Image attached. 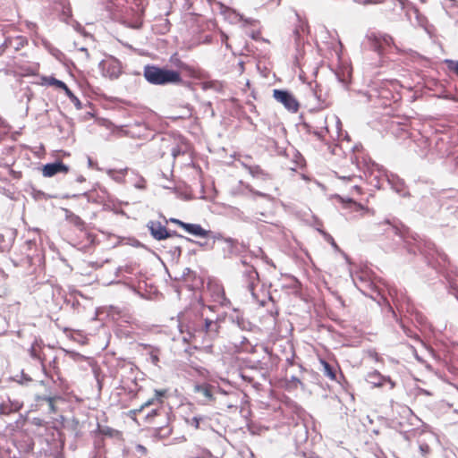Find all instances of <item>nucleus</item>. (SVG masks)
I'll list each match as a JSON object with an SVG mask.
<instances>
[{"mask_svg":"<svg viewBox=\"0 0 458 458\" xmlns=\"http://www.w3.org/2000/svg\"><path fill=\"white\" fill-rule=\"evenodd\" d=\"M385 223L389 225L387 231L392 232L403 241L408 253L415 255L420 252L428 266L437 272L443 273L446 264L449 263L445 253L439 250L430 241H422L417 233L411 232L399 219H386Z\"/></svg>","mask_w":458,"mask_h":458,"instance_id":"f257e3e1","label":"nucleus"},{"mask_svg":"<svg viewBox=\"0 0 458 458\" xmlns=\"http://www.w3.org/2000/svg\"><path fill=\"white\" fill-rule=\"evenodd\" d=\"M143 77L151 85H182L188 88L191 87V82L183 81L179 71L170 69L166 65L159 66L148 64L143 68Z\"/></svg>","mask_w":458,"mask_h":458,"instance_id":"f03ea898","label":"nucleus"},{"mask_svg":"<svg viewBox=\"0 0 458 458\" xmlns=\"http://www.w3.org/2000/svg\"><path fill=\"white\" fill-rule=\"evenodd\" d=\"M219 329L220 319L218 317L215 319L206 318L202 324L195 325L192 327L188 326L189 335H191V330H193L194 333H204L210 341L218 336Z\"/></svg>","mask_w":458,"mask_h":458,"instance_id":"7ed1b4c3","label":"nucleus"},{"mask_svg":"<svg viewBox=\"0 0 458 458\" xmlns=\"http://www.w3.org/2000/svg\"><path fill=\"white\" fill-rule=\"evenodd\" d=\"M369 47L374 52L382 55L386 53L387 48H390L394 44L393 38L388 34L371 33L368 35Z\"/></svg>","mask_w":458,"mask_h":458,"instance_id":"20e7f679","label":"nucleus"},{"mask_svg":"<svg viewBox=\"0 0 458 458\" xmlns=\"http://www.w3.org/2000/svg\"><path fill=\"white\" fill-rule=\"evenodd\" d=\"M273 98L281 103L291 113H297L300 103L294 95L288 89H276L273 90Z\"/></svg>","mask_w":458,"mask_h":458,"instance_id":"39448f33","label":"nucleus"},{"mask_svg":"<svg viewBox=\"0 0 458 458\" xmlns=\"http://www.w3.org/2000/svg\"><path fill=\"white\" fill-rule=\"evenodd\" d=\"M419 210L424 215L433 217L440 209L441 205L437 196L430 191L428 195H423L417 204Z\"/></svg>","mask_w":458,"mask_h":458,"instance_id":"423d86ee","label":"nucleus"},{"mask_svg":"<svg viewBox=\"0 0 458 458\" xmlns=\"http://www.w3.org/2000/svg\"><path fill=\"white\" fill-rule=\"evenodd\" d=\"M98 68L101 71L103 76L108 77L111 80L118 79L122 74V64L121 62L111 56L107 60H102L98 64Z\"/></svg>","mask_w":458,"mask_h":458,"instance_id":"0eeeda50","label":"nucleus"},{"mask_svg":"<svg viewBox=\"0 0 458 458\" xmlns=\"http://www.w3.org/2000/svg\"><path fill=\"white\" fill-rule=\"evenodd\" d=\"M69 170V165H65L61 159H55L54 162L43 165L42 174L45 177H52L57 174H67Z\"/></svg>","mask_w":458,"mask_h":458,"instance_id":"6e6552de","label":"nucleus"},{"mask_svg":"<svg viewBox=\"0 0 458 458\" xmlns=\"http://www.w3.org/2000/svg\"><path fill=\"white\" fill-rule=\"evenodd\" d=\"M429 153L435 156V157L430 158L432 161L435 158H445L450 154L449 143L442 138H437L434 145L430 148Z\"/></svg>","mask_w":458,"mask_h":458,"instance_id":"1a4fd4ad","label":"nucleus"},{"mask_svg":"<svg viewBox=\"0 0 458 458\" xmlns=\"http://www.w3.org/2000/svg\"><path fill=\"white\" fill-rule=\"evenodd\" d=\"M225 243L226 246L222 249V255L225 259H232L233 256H242L238 239L226 237Z\"/></svg>","mask_w":458,"mask_h":458,"instance_id":"9d476101","label":"nucleus"},{"mask_svg":"<svg viewBox=\"0 0 458 458\" xmlns=\"http://www.w3.org/2000/svg\"><path fill=\"white\" fill-rule=\"evenodd\" d=\"M366 380L372 384L375 387H381L385 383H389L390 389L395 386V383L390 378V377L383 376L379 371L374 370L367 375Z\"/></svg>","mask_w":458,"mask_h":458,"instance_id":"9b49d317","label":"nucleus"},{"mask_svg":"<svg viewBox=\"0 0 458 458\" xmlns=\"http://www.w3.org/2000/svg\"><path fill=\"white\" fill-rule=\"evenodd\" d=\"M146 226L151 237L156 241H164L165 235L167 234L166 226L159 221L150 220L147 223Z\"/></svg>","mask_w":458,"mask_h":458,"instance_id":"f8f14e48","label":"nucleus"},{"mask_svg":"<svg viewBox=\"0 0 458 458\" xmlns=\"http://www.w3.org/2000/svg\"><path fill=\"white\" fill-rule=\"evenodd\" d=\"M233 314L229 316V319L233 324H235L242 331H252L255 325L249 319L245 318L239 310L233 309Z\"/></svg>","mask_w":458,"mask_h":458,"instance_id":"ddd939ff","label":"nucleus"},{"mask_svg":"<svg viewBox=\"0 0 458 458\" xmlns=\"http://www.w3.org/2000/svg\"><path fill=\"white\" fill-rule=\"evenodd\" d=\"M320 364L322 366L321 370L325 376H327L329 379L333 381L342 384L341 379L344 380V377L343 373H340L338 376L337 369L335 365L329 363L324 359H320Z\"/></svg>","mask_w":458,"mask_h":458,"instance_id":"4468645a","label":"nucleus"},{"mask_svg":"<svg viewBox=\"0 0 458 458\" xmlns=\"http://www.w3.org/2000/svg\"><path fill=\"white\" fill-rule=\"evenodd\" d=\"M387 182L391 185V188L400 196L404 198L411 196L409 191L406 190L403 180L400 179L398 176L392 175L391 178H387Z\"/></svg>","mask_w":458,"mask_h":458,"instance_id":"2eb2a0df","label":"nucleus"},{"mask_svg":"<svg viewBox=\"0 0 458 458\" xmlns=\"http://www.w3.org/2000/svg\"><path fill=\"white\" fill-rule=\"evenodd\" d=\"M182 229L187 233L199 238H205L208 235L207 229L199 224L185 223L182 225Z\"/></svg>","mask_w":458,"mask_h":458,"instance_id":"dca6fc26","label":"nucleus"},{"mask_svg":"<svg viewBox=\"0 0 458 458\" xmlns=\"http://www.w3.org/2000/svg\"><path fill=\"white\" fill-rule=\"evenodd\" d=\"M40 344H42V340H38V339H35L34 342L31 344V346L30 348L29 349V353H30V356L33 359V360H38L40 363H41V367H42V371L43 373L48 377V373L47 371V369H46V365L44 364V360L45 358L40 354V352H38L36 349L37 346H39L40 347Z\"/></svg>","mask_w":458,"mask_h":458,"instance_id":"f3484780","label":"nucleus"},{"mask_svg":"<svg viewBox=\"0 0 458 458\" xmlns=\"http://www.w3.org/2000/svg\"><path fill=\"white\" fill-rule=\"evenodd\" d=\"M242 165L252 177L259 178L263 181L271 179V176L267 172H265L259 165H251L242 163Z\"/></svg>","mask_w":458,"mask_h":458,"instance_id":"a211bd4d","label":"nucleus"},{"mask_svg":"<svg viewBox=\"0 0 458 458\" xmlns=\"http://www.w3.org/2000/svg\"><path fill=\"white\" fill-rule=\"evenodd\" d=\"M337 81L348 89L352 82V71L349 69H341L335 72Z\"/></svg>","mask_w":458,"mask_h":458,"instance_id":"6ab92c4d","label":"nucleus"},{"mask_svg":"<svg viewBox=\"0 0 458 458\" xmlns=\"http://www.w3.org/2000/svg\"><path fill=\"white\" fill-rule=\"evenodd\" d=\"M244 276L247 277L248 280V288L254 295V288H255V281L259 280V273L256 267L252 265L249 266L247 269L243 272Z\"/></svg>","mask_w":458,"mask_h":458,"instance_id":"aec40b11","label":"nucleus"},{"mask_svg":"<svg viewBox=\"0 0 458 458\" xmlns=\"http://www.w3.org/2000/svg\"><path fill=\"white\" fill-rule=\"evenodd\" d=\"M21 407L22 403H19L18 401H12L9 399L7 403H0V413L8 415L10 413L19 411Z\"/></svg>","mask_w":458,"mask_h":458,"instance_id":"412c9836","label":"nucleus"},{"mask_svg":"<svg viewBox=\"0 0 458 458\" xmlns=\"http://www.w3.org/2000/svg\"><path fill=\"white\" fill-rule=\"evenodd\" d=\"M214 386L210 384H197L194 386V392L201 393L209 402L215 401V396L213 394Z\"/></svg>","mask_w":458,"mask_h":458,"instance_id":"4be33fe9","label":"nucleus"},{"mask_svg":"<svg viewBox=\"0 0 458 458\" xmlns=\"http://www.w3.org/2000/svg\"><path fill=\"white\" fill-rule=\"evenodd\" d=\"M62 210L64 213L65 219L72 223L74 226L80 229L84 226V221L78 215L74 214L72 211L66 208H62Z\"/></svg>","mask_w":458,"mask_h":458,"instance_id":"5701e85b","label":"nucleus"},{"mask_svg":"<svg viewBox=\"0 0 458 458\" xmlns=\"http://www.w3.org/2000/svg\"><path fill=\"white\" fill-rule=\"evenodd\" d=\"M42 84L46 86H53L56 89H62L64 91L68 86L65 82L61 80L55 78L54 76H42Z\"/></svg>","mask_w":458,"mask_h":458,"instance_id":"b1692460","label":"nucleus"},{"mask_svg":"<svg viewBox=\"0 0 458 458\" xmlns=\"http://www.w3.org/2000/svg\"><path fill=\"white\" fill-rule=\"evenodd\" d=\"M352 281L355 286L361 292L363 291L362 287H370L372 284V282L364 273L356 274L354 276H352Z\"/></svg>","mask_w":458,"mask_h":458,"instance_id":"393cba45","label":"nucleus"},{"mask_svg":"<svg viewBox=\"0 0 458 458\" xmlns=\"http://www.w3.org/2000/svg\"><path fill=\"white\" fill-rule=\"evenodd\" d=\"M42 43L45 48L58 61H62L66 58L65 55L60 49L54 47L48 40L44 39Z\"/></svg>","mask_w":458,"mask_h":458,"instance_id":"a878e982","label":"nucleus"},{"mask_svg":"<svg viewBox=\"0 0 458 458\" xmlns=\"http://www.w3.org/2000/svg\"><path fill=\"white\" fill-rule=\"evenodd\" d=\"M312 93L320 104H323L326 107L329 106L327 98V93L323 94V89L319 84L316 83L312 89Z\"/></svg>","mask_w":458,"mask_h":458,"instance_id":"bb28decb","label":"nucleus"},{"mask_svg":"<svg viewBox=\"0 0 458 458\" xmlns=\"http://www.w3.org/2000/svg\"><path fill=\"white\" fill-rule=\"evenodd\" d=\"M227 10L230 15H233L235 19L237 18L238 21H242L244 26H254L257 23L256 20L251 18H245L242 14L232 8H227Z\"/></svg>","mask_w":458,"mask_h":458,"instance_id":"cd10ccee","label":"nucleus"},{"mask_svg":"<svg viewBox=\"0 0 458 458\" xmlns=\"http://www.w3.org/2000/svg\"><path fill=\"white\" fill-rule=\"evenodd\" d=\"M143 347L145 350H147V349L149 350L148 354H149L150 360L155 366H157L158 362H159L160 349L158 347L152 346L150 344H143Z\"/></svg>","mask_w":458,"mask_h":458,"instance_id":"c85d7f7f","label":"nucleus"},{"mask_svg":"<svg viewBox=\"0 0 458 458\" xmlns=\"http://www.w3.org/2000/svg\"><path fill=\"white\" fill-rule=\"evenodd\" d=\"M127 172V168H124V169H120V170H115V169H108L106 171V174L112 178L114 179L115 182H121L124 176H125V174Z\"/></svg>","mask_w":458,"mask_h":458,"instance_id":"c756f323","label":"nucleus"},{"mask_svg":"<svg viewBox=\"0 0 458 458\" xmlns=\"http://www.w3.org/2000/svg\"><path fill=\"white\" fill-rule=\"evenodd\" d=\"M72 8L69 3H64L62 12L60 14V20L67 24H69V21L72 20Z\"/></svg>","mask_w":458,"mask_h":458,"instance_id":"7c9ffc66","label":"nucleus"},{"mask_svg":"<svg viewBox=\"0 0 458 458\" xmlns=\"http://www.w3.org/2000/svg\"><path fill=\"white\" fill-rule=\"evenodd\" d=\"M30 195L32 196V198L35 200L48 199L55 198V196L49 195V194L44 192L43 191L38 190L35 187H31Z\"/></svg>","mask_w":458,"mask_h":458,"instance_id":"2f4dec72","label":"nucleus"},{"mask_svg":"<svg viewBox=\"0 0 458 458\" xmlns=\"http://www.w3.org/2000/svg\"><path fill=\"white\" fill-rule=\"evenodd\" d=\"M64 94L73 103V105L77 110L82 109L83 105H82L81 101L75 96V94L70 89L69 87L64 89Z\"/></svg>","mask_w":458,"mask_h":458,"instance_id":"473e14b6","label":"nucleus"},{"mask_svg":"<svg viewBox=\"0 0 458 458\" xmlns=\"http://www.w3.org/2000/svg\"><path fill=\"white\" fill-rule=\"evenodd\" d=\"M323 238L326 242H327L334 248L335 250L341 252L344 255V259L347 261L349 260L347 254H345L344 251L341 250V249L339 248V246L337 245L335 239L333 238V236L330 233H323Z\"/></svg>","mask_w":458,"mask_h":458,"instance_id":"72a5a7b5","label":"nucleus"},{"mask_svg":"<svg viewBox=\"0 0 458 458\" xmlns=\"http://www.w3.org/2000/svg\"><path fill=\"white\" fill-rule=\"evenodd\" d=\"M169 62L175 66L178 69L177 71L180 72L182 68H188V64L182 61L177 53H174L170 56Z\"/></svg>","mask_w":458,"mask_h":458,"instance_id":"f704fd0d","label":"nucleus"},{"mask_svg":"<svg viewBox=\"0 0 458 458\" xmlns=\"http://www.w3.org/2000/svg\"><path fill=\"white\" fill-rule=\"evenodd\" d=\"M98 431L99 434L109 437H113L116 433H118L117 430L108 426L101 427L99 424H98Z\"/></svg>","mask_w":458,"mask_h":458,"instance_id":"c9c22d12","label":"nucleus"},{"mask_svg":"<svg viewBox=\"0 0 458 458\" xmlns=\"http://www.w3.org/2000/svg\"><path fill=\"white\" fill-rule=\"evenodd\" d=\"M14 380L19 383L20 385H22V386H28L31 381H32V378L30 377V376H29L28 374H26L24 372V370H21V375L20 376H16Z\"/></svg>","mask_w":458,"mask_h":458,"instance_id":"e433bc0d","label":"nucleus"},{"mask_svg":"<svg viewBox=\"0 0 458 458\" xmlns=\"http://www.w3.org/2000/svg\"><path fill=\"white\" fill-rule=\"evenodd\" d=\"M166 233H167V234L165 235L164 241L168 238H174V237L181 239V240H184V241H191V238L186 237L174 230H170L167 227H166Z\"/></svg>","mask_w":458,"mask_h":458,"instance_id":"4c0bfd02","label":"nucleus"},{"mask_svg":"<svg viewBox=\"0 0 458 458\" xmlns=\"http://www.w3.org/2000/svg\"><path fill=\"white\" fill-rule=\"evenodd\" d=\"M208 235L205 237L206 239H212L213 240V245L216 241H223L225 242V237L223 233H216L211 230H207Z\"/></svg>","mask_w":458,"mask_h":458,"instance_id":"58836bf2","label":"nucleus"},{"mask_svg":"<svg viewBox=\"0 0 458 458\" xmlns=\"http://www.w3.org/2000/svg\"><path fill=\"white\" fill-rule=\"evenodd\" d=\"M161 412H163L164 416L166 417V420H167L166 423L168 424L169 420H170L168 413L166 411H161L159 409H153L150 412H148L147 414L146 419L150 420L154 419L155 417L161 415Z\"/></svg>","mask_w":458,"mask_h":458,"instance_id":"ea45409f","label":"nucleus"},{"mask_svg":"<svg viewBox=\"0 0 458 458\" xmlns=\"http://www.w3.org/2000/svg\"><path fill=\"white\" fill-rule=\"evenodd\" d=\"M127 244L132 246V247H135V248H142L146 250H150V249L145 245L144 243H142L141 242H140L138 239L134 238V237H131V238H128V242H127Z\"/></svg>","mask_w":458,"mask_h":458,"instance_id":"a19ab883","label":"nucleus"},{"mask_svg":"<svg viewBox=\"0 0 458 458\" xmlns=\"http://www.w3.org/2000/svg\"><path fill=\"white\" fill-rule=\"evenodd\" d=\"M181 72H184L189 77L197 79L199 78V72L188 64V68H182Z\"/></svg>","mask_w":458,"mask_h":458,"instance_id":"79ce46f5","label":"nucleus"},{"mask_svg":"<svg viewBox=\"0 0 458 458\" xmlns=\"http://www.w3.org/2000/svg\"><path fill=\"white\" fill-rule=\"evenodd\" d=\"M157 432L161 437H167L172 433V428H170L168 425L159 426L157 428Z\"/></svg>","mask_w":458,"mask_h":458,"instance_id":"37998d69","label":"nucleus"},{"mask_svg":"<svg viewBox=\"0 0 458 458\" xmlns=\"http://www.w3.org/2000/svg\"><path fill=\"white\" fill-rule=\"evenodd\" d=\"M201 89L203 90H208V89H213L215 90H218V87H217L216 82V81H212L201 82Z\"/></svg>","mask_w":458,"mask_h":458,"instance_id":"c03bdc74","label":"nucleus"},{"mask_svg":"<svg viewBox=\"0 0 458 458\" xmlns=\"http://www.w3.org/2000/svg\"><path fill=\"white\" fill-rule=\"evenodd\" d=\"M80 196H83V197L87 198L89 202L94 201L93 198H91V196H90L89 191H84L81 194H73V195L65 194V195L63 196V198L64 199H70V198H75L76 199V198H79Z\"/></svg>","mask_w":458,"mask_h":458,"instance_id":"a18cd8bd","label":"nucleus"},{"mask_svg":"<svg viewBox=\"0 0 458 458\" xmlns=\"http://www.w3.org/2000/svg\"><path fill=\"white\" fill-rule=\"evenodd\" d=\"M448 283H449L448 293L450 294L454 295L458 301V286H457V284H455L449 279H448Z\"/></svg>","mask_w":458,"mask_h":458,"instance_id":"49530a36","label":"nucleus"},{"mask_svg":"<svg viewBox=\"0 0 458 458\" xmlns=\"http://www.w3.org/2000/svg\"><path fill=\"white\" fill-rule=\"evenodd\" d=\"M247 188L249 189V191L255 196H259V197H261V198H264V199H271V196L267 193H264V192H261L259 191H257L255 189H253L251 186L248 185Z\"/></svg>","mask_w":458,"mask_h":458,"instance_id":"de8ad7c7","label":"nucleus"},{"mask_svg":"<svg viewBox=\"0 0 458 458\" xmlns=\"http://www.w3.org/2000/svg\"><path fill=\"white\" fill-rule=\"evenodd\" d=\"M74 30L78 32H80L81 35H83L84 37H88V36H90L89 33H88L85 29L82 27V25L78 22L77 21H73V24H72Z\"/></svg>","mask_w":458,"mask_h":458,"instance_id":"09e8293b","label":"nucleus"},{"mask_svg":"<svg viewBox=\"0 0 458 458\" xmlns=\"http://www.w3.org/2000/svg\"><path fill=\"white\" fill-rule=\"evenodd\" d=\"M182 249L181 246L176 245L171 248L170 253L174 259H179L182 256Z\"/></svg>","mask_w":458,"mask_h":458,"instance_id":"8fccbe9b","label":"nucleus"},{"mask_svg":"<svg viewBox=\"0 0 458 458\" xmlns=\"http://www.w3.org/2000/svg\"><path fill=\"white\" fill-rule=\"evenodd\" d=\"M156 401L162 402V398L166 396L167 390L166 389H155L154 390Z\"/></svg>","mask_w":458,"mask_h":458,"instance_id":"3c124183","label":"nucleus"},{"mask_svg":"<svg viewBox=\"0 0 458 458\" xmlns=\"http://www.w3.org/2000/svg\"><path fill=\"white\" fill-rule=\"evenodd\" d=\"M189 242L199 245L200 248H202L204 250H213V248H214V245L209 244L208 242L194 241L192 239H191V241H189Z\"/></svg>","mask_w":458,"mask_h":458,"instance_id":"603ef678","label":"nucleus"},{"mask_svg":"<svg viewBox=\"0 0 458 458\" xmlns=\"http://www.w3.org/2000/svg\"><path fill=\"white\" fill-rule=\"evenodd\" d=\"M159 216L162 217L166 224L170 222L172 224L177 225L181 228H182V225L186 223V222H183V221H182V220H180L178 218H174V217H171L169 219H166L162 214H160Z\"/></svg>","mask_w":458,"mask_h":458,"instance_id":"864d4df0","label":"nucleus"},{"mask_svg":"<svg viewBox=\"0 0 458 458\" xmlns=\"http://www.w3.org/2000/svg\"><path fill=\"white\" fill-rule=\"evenodd\" d=\"M227 8H229V7H228V6H225V5H224V4H221V13H224V14L225 15V17H226L227 19H229L232 22L239 21L237 20V18L235 19V18L233 17V15H230V13H229V12H228V10H227Z\"/></svg>","mask_w":458,"mask_h":458,"instance_id":"5fc2aeb1","label":"nucleus"},{"mask_svg":"<svg viewBox=\"0 0 458 458\" xmlns=\"http://www.w3.org/2000/svg\"><path fill=\"white\" fill-rule=\"evenodd\" d=\"M57 399H60L59 396L55 395V396H51V395H47V394H44V395H38L37 397V400L38 401H46L47 403H51V401H55Z\"/></svg>","mask_w":458,"mask_h":458,"instance_id":"6e6d98bb","label":"nucleus"},{"mask_svg":"<svg viewBox=\"0 0 458 458\" xmlns=\"http://www.w3.org/2000/svg\"><path fill=\"white\" fill-rule=\"evenodd\" d=\"M191 276L196 277V273L189 267L184 268L182 274V278L186 279Z\"/></svg>","mask_w":458,"mask_h":458,"instance_id":"4d7b16f0","label":"nucleus"},{"mask_svg":"<svg viewBox=\"0 0 458 458\" xmlns=\"http://www.w3.org/2000/svg\"><path fill=\"white\" fill-rule=\"evenodd\" d=\"M203 420L202 417L200 416H194L192 419H191V424L197 429H199L200 428V421Z\"/></svg>","mask_w":458,"mask_h":458,"instance_id":"13d9d810","label":"nucleus"},{"mask_svg":"<svg viewBox=\"0 0 458 458\" xmlns=\"http://www.w3.org/2000/svg\"><path fill=\"white\" fill-rule=\"evenodd\" d=\"M220 38H221V42L225 45L226 48H230L231 46L228 43V39H229L228 35L225 32L221 31Z\"/></svg>","mask_w":458,"mask_h":458,"instance_id":"bf43d9fd","label":"nucleus"},{"mask_svg":"<svg viewBox=\"0 0 458 458\" xmlns=\"http://www.w3.org/2000/svg\"><path fill=\"white\" fill-rule=\"evenodd\" d=\"M420 451L423 456L427 455L430 452V447L428 444L420 445Z\"/></svg>","mask_w":458,"mask_h":458,"instance_id":"052dcab7","label":"nucleus"},{"mask_svg":"<svg viewBox=\"0 0 458 458\" xmlns=\"http://www.w3.org/2000/svg\"><path fill=\"white\" fill-rule=\"evenodd\" d=\"M88 166L89 168H96L97 170H100V168L98 166V164L89 157H88Z\"/></svg>","mask_w":458,"mask_h":458,"instance_id":"680f3d73","label":"nucleus"},{"mask_svg":"<svg viewBox=\"0 0 458 458\" xmlns=\"http://www.w3.org/2000/svg\"><path fill=\"white\" fill-rule=\"evenodd\" d=\"M239 248L242 250V256L243 255V252H246L249 250V244L245 243L244 242H239Z\"/></svg>","mask_w":458,"mask_h":458,"instance_id":"e2e57ef3","label":"nucleus"},{"mask_svg":"<svg viewBox=\"0 0 458 458\" xmlns=\"http://www.w3.org/2000/svg\"><path fill=\"white\" fill-rule=\"evenodd\" d=\"M446 209L449 210L451 214H454L458 218V206H448L446 207Z\"/></svg>","mask_w":458,"mask_h":458,"instance_id":"0e129e2a","label":"nucleus"},{"mask_svg":"<svg viewBox=\"0 0 458 458\" xmlns=\"http://www.w3.org/2000/svg\"><path fill=\"white\" fill-rule=\"evenodd\" d=\"M290 382H291V383H294V384H295V386L300 385V386H303L302 382H301V381L300 380V378H299L298 377H296V376H292V377H291V379H290Z\"/></svg>","mask_w":458,"mask_h":458,"instance_id":"69168bd1","label":"nucleus"},{"mask_svg":"<svg viewBox=\"0 0 458 458\" xmlns=\"http://www.w3.org/2000/svg\"><path fill=\"white\" fill-rule=\"evenodd\" d=\"M183 154V152L181 150L179 147H175L172 148V155L174 157H176L177 156Z\"/></svg>","mask_w":458,"mask_h":458,"instance_id":"338daca9","label":"nucleus"},{"mask_svg":"<svg viewBox=\"0 0 458 458\" xmlns=\"http://www.w3.org/2000/svg\"><path fill=\"white\" fill-rule=\"evenodd\" d=\"M260 36V32L259 30H253L250 34V37L254 39V40H257L259 39Z\"/></svg>","mask_w":458,"mask_h":458,"instance_id":"774afa93","label":"nucleus"}]
</instances>
